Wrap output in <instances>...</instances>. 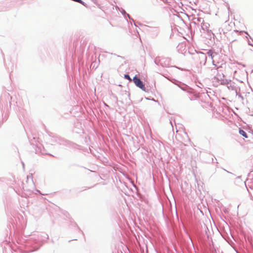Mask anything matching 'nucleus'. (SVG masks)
I'll use <instances>...</instances> for the list:
<instances>
[{
	"mask_svg": "<svg viewBox=\"0 0 253 253\" xmlns=\"http://www.w3.org/2000/svg\"><path fill=\"white\" fill-rule=\"evenodd\" d=\"M133 81L135 84L139 88H141L143 90H145V86L143 83V82L136 76H135L133 79Z\"/></svg>",
	"mask_w": 253,
	"mask_h": 253,
	"instance_id": "1",
	"label": "nucleus"
},
{
	"mask_svg": "<svg viewBox=\"0 0 253 253\" xmlns=\"http://www.w3.org/2000/svg\"><path fill=\"white\" fill-rule=\"evenodd\" d=\"M239 132V133L241 135H242L243 136H244L245 138H248V136L247 135V134L244 130H243L241 129H240Z\"/></svg>",
	"mask_w": 253,
	"mask_h": 253,
	"instance_id": "2",
	"label": "nucleus"
},
{
	"mask_svg": "<svg viewBox=\"0 0 253 253\" xmlns=\"http://www.w3.org/2000/svg\"><path fill=\"white\" fill-rule=\"evenodd\" d=\"M124 77H125V78L126 79H127V80H129V81H131V78H130V77L129 76V75H125Z\"/></svg>",
	"mask_w": 253,
	"mask_h": 253,
	"instance_id": "3",
	"label": "nucleus"
},
{
	"mask_svg": "<svg viewBox=\"0 0 253 253\" xmlns=\"http://www.w3.org/2000/svg\"><path fill=\"white\" fill-rule=\"evenodd\" d=\"M207 235H208V237H209V236H210V235H210V234H208V233H207Z\"/></svg>",
	"mask_w": 253,
	"mask_h": 253,
	"instance_id": "4",
	"label": "nucleus"
}]
</instances>
